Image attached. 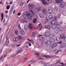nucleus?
I'll list each match as a JSON object with an SVG mask.
<instances>
[{
  "instance_id": "bb28decb",
  "label": "nucleus",
  "mask_w": 66,
  "mask_h": 66,
  "mask_svg": "<svg viewBox=\"0 0 66 66\" xmlns=\"http://www.w3.org/2000/svg\"><path fill=\"white\" fill-rule=\"evenodd\" d=\"M15 33L16 35H18L19 34V32H18V30H16L15 31Z\"/></svg>"
},
{
  "instance_id": "412c9836",
  "label": "nucleus",
  "mask_w": 66,
  "mask_h": 66,
  "mask_svg": "<svg viewBox=\"0 0 66 66\" xmlns=\"http://www.w3.org/2000/svg\"><path fill=\"white\" fill-rule=\"evenodd\" d=\"M65 3H62L60 4V7H63L64 5H65Z\"/></svg>"
},
{
  "instance_id": "79ce46f5",
  "label": "nucleus",
  "mask_w": 66,
  "mask_h": 66,
  "mask_svg": "<svg viewBox=\"0 0 66 66\" xmlns=\"http://www.w3.org/2000/svg\"><path fill=\"white\" fill-rule=\"evenodd\" d=\"M18 40L19 39H22V37L21 36H19L18 37Z\"/></svg>"
},
{
  "instance_id": "49530a36",
  "label": "nucleus",
  "mask_w": 66,
  "mask_h": 66,
  "mask_svg": "<svg viewBox=\"0 0 66 66\" xmlns=\"http://www.w3.org/2000/svg\"><path fill=\"white\" fill-rule=\"evenodd\" d=\"M51 28L53 30H54L55 29V28L54 26H52L51 27Z\"/></svg>"
},
{
  "instance_id": "6e6552de",
  "label": "nucleus",
  "mask_w": 66,
  "mask_h": 66,
  "mask_svg": "<svg viewBox=\"0 0 66 66\" xmlns=\"http://www.w3.org/2000/svg\"><path fill=\"white\" fill-rule=\"evenodd\" d=\"M21 22L23 23H24L27 22V21L24 19H22L21 20Z\"/></svg>"
},
{
  "instance_id": "2f4dec72",
  "label": "nucleus",
  "mask_w": 66,
  "mask_h": 66,
  "mask_svg": "<svg viewBox=\"0 0 66 66\" xmlns=\"http://www.w3.org/2000/svg\"><path fill=\"white\" fill-rule=\"evenodd\" d=\"M22 48H20L18 52V53L17 54H19V53H20V52H21V51H22Z\"/></svg>"
},
{
  "instance_id": "7c9ffc66",
  "label": "nucleus",
  "mask_w": 66,
  "mask_h": 66,
  "mask_svg": "<svg viewBox=\"0 0 66 66\" xmlns=\"http://www.w3.org/2000/svg\"><path fill=\"white\" fill-rule=\"evenodd\" d=\"M28 18L29 20H31V19H32V15H31L28 16Z\"/></svg>"
},
{
  "instance_id": "4468645a",
  "label": "nucleus",
  "mask_w": 66,
  "mask_h": 66,
  "mask_svg": "<svg viewBox=\"0 0 66 66\" xmlns=\"http://www.w3.org/2000/svg\"><path fill=\"white\" fill-rule=\"evenodd\" d=\"M23 18L25 19H27L28 18V16L27 14H24L23 16Z\"/></svg>"
},
{
  "instance_id": "3c124183",
  "label": "nucleus",
  "mask_w": 66,
  "mask_h": 66,
  "mask_svg": "<svg viewBox=\"0 0 66 66\" xmlns=\"http://www.w3.org/2000/svg\"><path fill=\"white\" fill-rule=\"evenodd\" d=\"M3 56H1L0 57V62H1V60H2V59H3Z\"/></svg>"
},
{
  "instance_id": "72a5a7b5",
  "label": "nucleus",
  "mask_w": 66,
  "mask_h": 66,
  "mask_svg": "<svg viewBox=\"0 0 66 66\" xmlns=\"http://www.w3.org/2000/svg\"><path fill=\"white\" fill-rule=\"evenodd\" d=\"M37 21V19L36 18H35L34 19L33 21V22L34 23H35Z\"/></svg>"
},
{
  "instance_id": "a18cd8bd",
  "label": "nucleus",
  "mask_w": 66,
  "mask_h": 66,
  "mask_svg": "<svg viewBox=\"0 0 66 66\" xmlns=\"http://www.w3.org/2000/svg\"><path fill=\"white\" fill-rule=\"evenodd\" d=\"M29 11L31 12L33 14H34V12H33V11L32 10H30Z\"/></svg>"
},
{
  "instance_id": "5701e85b",
  "label": "nucleus",
  "mask_w": 66,
  "mask_h": 66,
  "mask_svg": "<svg viewBox=\"0 0 66 66\" xmlns=\"http://www.w3.org/2000/svg\"><path fill=\"white\" fill-rule=\"evenodd\" d=\"M35 10L36 12H38V11H40V9L39 8H36L35 9Z\"/></svg>"
},
{
  "instance_id": "e433bc0d",
  "label": "nucleus",
  "mask_w": 66,
  "mask_h": 66,
  "mask_svg": "<svg viewBox=\"0 0 66 66\" xmlns=\"http://www.w3.org/2000/svg\"><path fill=\"white\" fill-rule=\"evenodd\" d=\"M26 14L28 16H28H30L31 15V13H30V12H28L27 13H26Z\"/></svg>"
},
{
  "instance_id": "a19ab883",
  "label": "nucleus",
  "mask_w": 66,
  "mask_h": 66,
  "mask_svg": "<svg viewBox=\"0 0 66 66\" xmlns=\"http://www.w3.org/2000/svg\"><path fill=\"white\" fill-rule=\"evenodd\" d=\"M35 55H38L36 56H39V54L38 53H35Z\"/></svg>"
},
{
  "instance_id": "69168bd1",
  "label": "nucleus",
  "mask_w": 66,
  "mask_h": 66,
  "mask_svg": "<svg viewBox=\"0 0 66 66\" xmlns=\"http://www.w3.org/2000/svg\"><path fill=\"white\" fill-rule=\"evenodd\" d=\"M3 19H4V18H2V19H1V21H3Z\"/></svg>"
},
{
  "instance_id": "20e7f679",
  "label": "nucleus",
  "mask_w": 66,
  "mask_h": 66,
  "mask_svg": "<svg viewBox=\"0 0 66 66\" xmlns=\"http://www.w3.org/2000/svg\"><path fill=\"white\" fill-rule=\"evenodd\" d=\"M55 21L53 20L51 23H50L49 24L50 26H54L55 24Z\"/></svg>"
},
{
  "instance_id": "f3484780",
  "label": "nucleus",
  "mask_w": 66,
  "mask_h": 66,
  "mask_svg": "<svg viewBox=\"0 0 66 66\" xmlns=\"http://www.w3.org/2000/svg\"><path fill=\"white\" fill-rule=\"evenodd\" d=\"M45 28H46V29H47L48 30H50V29L51 28V27H50L49 26H48L47 25L45 26Z\"/></svg>"
},
{
  "instance_id": "393cba45",
  "label": "nucleus",
  "mask_w": 66,
  "mask_h": 66,
  "mask_svg": "<svg viewBox=\"0 0 66 66\" xmlns=\"http://www.w3.org/2000/svg\"><path fill=\"white\" fill-rule=\"evenodd\" d=\"M52 46L54 47H56V46H57V43H54L53 44H52Z\"/></svg>"
},
{
  "instance_id": "39448f33",
  "label": "nucleus",
  "mask_w": 66,
  "mask_h": 66,
  "mask_svg": "<svg viewBox=\"0 0 66 66\" xmlns=\"http://www.w3.org/2000/svg\"><path fill=\"white\" fill-rule=\"evenodd\" d=\"M28 6H30L29 7L30 9H33L34 7V5L33 4H29Z\"/></svg>"
},
{
  "instance_id": "8fccbe9b",
  "label": "nucleus",
  "mask_w": 66,
  "mask_h": 66,
  "mask_svg": "<svg viewBox=\"0 0 66 66\" xmlns=\"http://www.w3.org/2000/svg\"><path fill=\"white\" fill-rule=\"evenodd\" d=\"M60 16L61 15L60 14H59L57 15V18H60Z\"/></svg>"
},
{
  "instance_id": "0e129e2a",
  "label": "nucleus",
  "mask_w": 66,
  "mask_h": 66,
  "mask_svg": "<svg viewBox=\"0 0 66 66\" xmlns=\"http://www.w3.org/2000/svg\"><path fill=\"white\" fill-rule=\"evenodd\" d=\"M16 11L15 10L14 11H13V14H15V12Z\"/></svg>"
},
{
  "instance_id": "e2e57ef3",
  "label": "nucleus",
  "mask_w": 66,
  "mask_h": 66,
  "mask_svg": "<svg viewBox=\"0 0 66 66\" xmlns=\"http://www.w3.org/2000/svg\"><path fill=\"white\" fill-rule=\"evenodd\" d=\"M6 53H7V52H6L5 53L3 54V55H4V54H6Z\"/></svg>"
},
{
  "instance_id": "680f3d73",
  "label": "nucleus",
  "mask_w": 66,
  "mask_h": 66,
  "mask_svg": "<svg viewBox=\"0 0 66 66\" xmlns=\"http://www.w3.org/2000/svg\"><path fill=\"white\" fill-rule=\"evenodd\" d=\"M21 13H18V15H19V16H20V15H21Z\"/></svg>"
},
{
  "instance_id": "4c0bfd02",
  "label": "nucleus",
  "mask_w": 66,
  "mask_h": 66,
  "mask_svg": "<svg viewBox=\"0 0 66 66\" xmlns=\"http://www.w3.org/2000/svg\"><path fill=\"white\" fill-rule=\"evenodd\" d=\"M39 63H40L41 64H45V62L43 61H41L39 62Z\"/></svg>"
},
{
  "instance_id": "c03bdc74",
  "label": "nucleus",
  "mask_w": 66,
  "mask_h": 66,
  "mask_svg": "<svg viewBox=\"0 0 66 66\" xmlns=\"http://www.w3.org/2000/svg\"><path fill=\"white\" fill-rule=\"evenodd\" d=\"M44 56L46 58H48L49 57V56L48 55H44Z\"/></svg>"
},
{
  "instance_id": "774afa93",
  "label": "nucleus",
  "mask_w": 66,
  "mask_h": 66,
  "mask_svg": "<svg viewBox=\"0 0 66 66\" xmlns=\"http://www.w3.org/2000/svg\"><path fill=\"white\" fill-rule=\"evenodd\" d=\"M31 46V43H29V46L30 47V46Z\"/></svg>"
},
{
  "instance_id": "473e14b6",
  "label": "nucleus",
  "mask_w": 66,
  "mask_h": 66,
  "mask_svg": "<svg viewBox=\"0 0 66 66\" xmlns=\"http://www.w3.org/2000/svg\"><path fill=\"white\" fill-rule=\"evenodd\" d=\"M58 9V8H57V7L56 6H55V7L54 8V10L55 11H57Z\"/></svg>"
},
{
  "instance_id": "f704fd0d",
  "label": "nucleus",
  "mask_w": 66,
  "mask_h": 66,
  "mask_svg": "<svg viewBox=\"0 0 66 66\" xmlns=\"http://www.w3.org/2000/svg\"><path fill=\"white\" fill-rule=\"evenodd\" d=\"M24 27L25 29L26 30H28V26H27V25H25L24 26Z\"/></svg>"
},
{
  "instance_id": "338daca9",
  "label": "nucleus",
  "mask_w": 66,
  "mask_h": 66,
  "mask_svg": "<svg viewBox=\"0 0 66 66\" xmlns=\"http://www.w3.org/2000/svg\"><path fill=\"white\" fill-rule=\"evenodd\" d=\"M40 3H38L37 4V5H38V6H40Z\"/></svg>"
},
{
  "instance_id": "0eeeda50",
  "label": "nucleus",
  "mask_w": 66,
  "mask_h": 66,
  "mask_svg": "<svg viewBox=\"0 0 66 66\" xmlns=\"http://www.w3.org/2000/svg\"><path fill=\"white\" fill-rule=\"evenodd\" d=\"M34 62H35L33 60H31L29 61L28 64H29V65L31 66V64H33V63H34Z\"/></svg>"
},
{
  "instance_id": "b1692460",
  "label": "nucleus",
  "mask_w": 66,
  "mask_h": 66,
  "mask_svg": "<svg viewBox=\"0 0 66 66\" xmlns=\"http://www.w3.org/2000/svg\"><path fill=\"white\" fill-rule=\"evenodd\" d=\"M61 38L60 37H57L56 38V40L58 42H59Z\"/></svg>"
},
{
  "instance_id": "ddd939ff",
  "label": "nucleus",
  "mask_w": 66,
  "mask_h": 66,
  "mask_svg": "<svg viewBox=\"0 0 66 66\" xmlns=\"http://www.w3.org/2000/svg\"><path fill=\"white\" fill-rule=\"evenodd\" d=\"M55 40L54 38H51L50 40V41L51 43H53L55 42Z\"/></svg>"
},
{
  "instance_id": "2eb2a0df",
  "label": "nucleus",
  "mask_w": 66,
  "mask_h": 66,
  "mask_svg": "<svg viewBox=\"0 0 66 66\" xmlns=\"http://www.w3.org/2000/svg\"><path fill=\"white\" fill-rule=\"evenodd\" d=\"M55 1L57 3H60L62 2V1H63V0H55Z\"/></svg>"
},
{
  "instance_id": "cd10ccee",
  "label": "nucleus",
  "mask_w": 66,
  "mask_h": 66,
  "mask_svg": "<svg viewBox=\"0 0 66 66\" xmlns=\"http://www.w3.org/2000/svg\"><path fill=\"white\" fill-rule=\"evenodd\" d=\"M66 46V43H63L62 44V47L63 48H64Z\"/></svg>"
},
{
  "instance_id": "ea45409f",
  "label": "nucleus",
  "mask_w": 66,
  "mask_h": 66,
  "mask_svg": "<svg viewBox=\"0 0 66 66\" xmlns=\"http://www.w3.org/2000/svg\"><path fill=\"white\" fill-rule=\"evenodd\" d=\"M10 7H11V6L10 5H8L7 6V10H9L10 9Z\"/></svg>"
},
{
  "instance_id": "c9c22d12",
  "label": "nucleus",
  "mask_w": 66,
  "mask_h": 66,
  "mask_svg": "<svg viewBox=\"0 0 66 66\" xmlns=\"http://www.w3.org/2000/svg\"><path fill=\"white\" fill-rule=\"evenodd\" d=\"M35 32H33L32 33V34L31 35L32 36V37H33V36H35Z\"/></svg>"
},
{
  "instance_id": "f257e3e1",
  "label": "nucleus",
  "mask_w": 66,
  "mask_h": 66,
  "mask_svg": "<svg viewBox=\"0 0 66 66\" xmlns=\"http://www.w3.org/2000/svg\"><path fill=\"white\" fill-rule=\"evenodd\" d=\"M18 27H19V28L20 29L19 30V31L20 32V33L21 34H22V35H23L25 33L24 31V30H23V29H21V28H20V25H19Z\"/></svg>"
},
{
  "instance_id": "603ef678",
  "label": "nucleus",
  "mask_w": 66,
  "mask_h": 66,
  "mask_svg": "<svg viewBox=\"0 0 66 66\" xmlns=\"http://www.w3.org/2000/svg\"><path fill=\"white\" fill-rule=\"evenodd\" d=\"M49 21V20H48V19H46L45 20V22H48Z\"/></svg>"
},
{
  "instance_id": "4be33fe9",
  "label": "nucleus",
  "mask_w": 66,
  "mask_h": 66,
  "mask_svg": "<svg viewBox=\"0 0 66 66\" xmlns=\"http://www.w3.org/2000/svg\"><path fill=\"white\" fill-rule=\"evenodd\" d=\"M60 37L61 39H63V38H64L65 37V35L64 34H62L60 35Z\"/></svg>"
},
{
  "instance_id": "aec40b11",
  "label": "nucleus",
  "mask_w": 66,
  "mask_h": 66,
  "mask_svg": "<svg viewBox=\"0 0 66 66\" xmlns=\"http://www.w3.org/2000/svg\"><path fill=\"white\" fill-rule=\"evenodd\" d=\"M45 1L46 2H47V3H48L49 4L52 3L51 0H45Z\"/></svg>"
},
{
  "instance_id": "f03ea898",
  "label": "nucleus",
  "mask_w": 66,
  "mask_h": 66,
  "mask_svg": "<svg viewBox=\"0 0 66 66\" xmlns=\"http://www.w3.org/2000/svg\"><path fill=\"white\" fill-rule=\"evenodd\" d=\"M6 41L5 43V45L6 46H9V36L7 35L6 37Z\"/></svg>"
},
{
  "instance_id": "a211bd4d",
  "label": "nucleus",
  "mask_w": 66,
  "mask_h": 66,
  "mask_svg": "<svg viewBox=\"0 0 66 66\" xmlns=\"http://www.w3.org/2000/svg\"><path fill=\"white\" fill-rule=\"evenodd\" d=\"M42 3L45 6H47L48 5V3L46 2L45 1H43L42 2Z\"/></svg>"
},
{
  "instance_id": "864d4df0",
  "label": "nucleus",
  "mask_w": 66,
  "mask_h": 66,
  "mask_svg": "<svg viewBox=\"0 0 66 66\" xmlns=\"http://www.w3.org/2000/svg\"><path fill=\"white\" fill-rule=\"evenodd\" d=\"M59 30L60 31H62L63 30V28L62 27H60L59 28Z\"/></svg>"
},
{
  "instance_id": "423d86ee",
  "label": "nucleus",
  "mask_w": 66,
  "mask_h": 66,
  "mask_svg": "<svg viewBox=\"0 0 66 66\" xmlns=\"http://www.w3.org/2000/svg\"><path fill=\"white\" fill-rule=\"evenodd\" d=\"M53 12V10L51 8H49L48 9V12L50 14H52Z\"/></svg>"
},
{
  "instance_id": "09e8293b",
  "label": "nucleus",
  "mask_w": 66,
  "mask_h": 66,
  "mask_svg": "<svg viewBox=\"0 0 66 66\" xmlns=\"http://www.w3.org/2000/svg\"><path fill=\"white\" fill-rule=\"evenodd\" d=\"M1 16H2V18H4V14H3V13H2L1 14Z\"/></svg>"
},
{
  "instance_id": "f8f14e48",
  "label": "nucleus",
  "mask_w": 66,
  "mask_h": 66,
  "mask_svg": "<svg viewBox=\"0 0 66 66\" xmlns=\"http://www.w3.org/2000/svg\"><path fill=\"white\" fill-rule=\"evenodd\" d=\"M50 43H51V42L50 41L47 40L45 43V44L46 45H50Z\"/></svg>"
},
{
  "instance_id": "58836bf2",
  "label": "nucleus",
  "mask_w": 66,
  "mask_h": 66,
  "mask_svg": "<svg viewBox=\"0 0 66 66\" xmlns=\"http://www.w3.org/2000/svg\"><path fill=\"white\" fill-rule=\"evenodd\" d=\"M49 64L48 63H46L44 64V66H49Z\"/></svg>"
},
{
  "instance_id": "5fc2aeb1",
  "label": "nucleus",
  "mask_w": 66,
  "mask_h": 66,
  "mask_svg": "<svg viewBox=\"0 0 66 66\" xmlns=\"http://www.w3.org/2000/svg\"><path fill=\"white\" fill-rule=\"evenodd\" d=\"M58 52H59V53H60V52H61V50H59L58 51H57V52L56 53H58Z\"/></svg>"
},
{
  "instance_id": "13d9d810",
  "label": "nucleus",
  "mask_w": 66,
  "mask_h": 66,
  "mask_svg": "<svg viewBox=\"0 0 66 66\" xmlns=\"http://www.w3.org/2000/svg\"><path fill=\"white\" fill-rule=\"evenodd\" d=\"M64 41H65V42L66 41V36L64 37Z\"/></svg>"
},
{
  "instance_id": "6ab92c4d",
  "label": "nucleus",
  "mask_w": 66,
  "mask_h": 66,
  "mask_svg": "<svg viewBox=\"0 0 66 66\" xmlns=\"http://www.w3.org/2000/svg\"><path fill=\"white\" fill-rule=\"evenodd\" d=\"M39 15L40 17L41 18H44V17H45L44 15L43 14H42V13H40L39 14Z\"/></svg>"
},
{
  "instance_id": "de8ad7c7",
  "label": "nucleus",
  "mask_w": 66,
  "mask_h": 66,
  "mask_svg": "<svg viewBox=\"0 0 66 66\" xmlns=\"http://www.w3.org/2000/svg\"><path fill=\"white\" fill-rule=\"evenodd\" d=\"M16 44H13L12 45V47H15L16 46Z\"/></svg>"
},
{
  "instance_id": "6e6d98bb",
  "label": "nucleus",
  "mask_w": 66,
  "mask_h": 66,
  "mask_svg": "<svg viewBox=\"0 0 66 66\" xmlns=\"http://www.w3.org/2000/svg\"><path fill=\"white\" fill-rule=\"evenodd\" d=\"M56 19H57V18L56 16H54V20H56Z\"/></svg>"
},
{
  "instance_id": "c756f323",
  "label": "nucleus",
  "mask_w": 66,
  "mask_h": 66,
  "mask_svg": "<svg viewBox=\"0 0 66 66\" xmlns=\"http://www.w3.org/2000/svg\"><path fill=\"white\" fill-rule=\"evenodd\" d=\"M54 35V34H51L49 36V38H51L52 36H53Z\"/></svg>"
},
{
  "instance_id": "7ed1b4c3",
  "label": "nucleus",
  "mask_w": 66,
  "mask_h": 66,
  "mask_svg": "<svg viewBox=\"0 0 66 66\" xmlns=\"http://www.w3.org/2000/svg\"><path fill=\"white\" fill-rule=\"evenodd\" d=\"M41 11L45 15L47 14V10L45 9H41Z\"/></svg>"
},
{
  "instance_id": "1a4fd4ad",
  "label": "nucleus",
  "mask_w": 66,
  "mask_h": 66,
  "mask_svg": "<svg viewBox=\"0 0 66 66\" xmlns=\"http://www.w3.org/2000/svg\"><path fill=\"white\" fill-rule=\"evenodd\" d=\"M49 35H50V32H49V31H47L44 34V35L46 37H47V36H48Z\"/></svg>"
},
{
  "instance_id": "9d476101",
  "label": "nucleus",
  "mask_w": 66,
  "mask_h": 66,
  "mask_svg": "<svg viewBox=\"0 0 66 66\" xmlns=\"http://www.w3.org/2000/svg\"><path fill=\"white\" fill-rule=\"evenodd\" d=\"M45 38L43 37H40L39 38V39L41 42H43L45 40Z\"/></svg>"
},
{
  "instance_id": "4d7b16f0",
  "label": "nucleus",
  "mask_w": 66,
  "mask_h": 66,
  "mask_svg": "<svg viewBox=\"0 0 66 66\" xmlns=\"http://www.w3.org/2000/svg\"><path fill=\"white\" fill-rule=\"evenodd\" d=\"M22 5H24V6H26V5H27V4H26V3H23V4Z\"/></svg>"
},
{
  "instance_id": "c85d7f7f",
  "label": "nucleus",
  "mask_w": 66,
  "mask_h": 66,
  "mask_svg": "<svg viewBox=\"0 0 66 66\" xmlns=\"http://www.w3.org/2000/svg\"><path fill=\"white\" fill-rule=\"evenodd\" d=\"M38 26L39 27V28H40L41 30H42V24H39L38 25Z\"/></svg>"
},
{
  "instance_id": "37998d69",
  "label": "nucleus",
  "mask_w": 66,
  "mask_h": 66,
  "mask_svg": "<svg viewBox=\"0 0 66 66\" xmlns=\"http://www.w3.org/2000/svg\"><path fill=\"white\" fill-rule=\"evenodd\" d=\"M55 28L57 30H59V27L57 25H56L55 27Z\"/></svg>"
},
{
  "instance_id": "bf43d9fd",
  "label": "nucleus",
  "mask_w": 66,
  "mask_h": 66,
  "mask_svg": "<svg viewBox=\"0 0 66 66\" xmlns=\"http://www.w3.org/2000/svg\"><path fill=\"white\" fill-rule=\"evenodd\" d=\"M55 32L56 33H59V31L57 30H56Z\"/></svg>"
},
{
  "instance_id": "052dcab7",
  "label": "nucleus",
  "mask_w": 66,
  "mask_h": 66,
  "mask_svg": "<svg viewBox=\"0 0 66 66\" xmlns=\"http://www.w3.org/2000/svg\"><path fill=\"white\" fill-rule=\"evenodd\" d=\"M5 12H6V13L7 14V13H8V10H6Z\"/></svg>"
},
{
  "instance_id": "9b49d317",
  "label": "nucleus",
  "mask_w": 66,
  "mask_h": 66,
  "mask_svg": "<svg viewBox=\"0 0 66 66\" xmlns=\"http://www.w3.org/2000/svg\"><path fill=\"white\" fill-rule=\"evenodd\" d=\"M29 28L30 30H32L33 29V26H32V24L30 23L29 24Z\"/></svg>"
},
{
  "instance_id": "a878e982",
  "label": "nucleus",
  "mask_w": 66,
  "mask_h": 66,
  "mask_svg": "<svg viewBox=\"0 0 66 66\" xmlns=\"http://www.w3.org/2000/svg\"><path fill=\"white\" fill-rule=\"evenodd\" d=\"M48 18L50 20L52 19H53V16L51 15H50L48 16Z\"/></svg>"
},
{
  "instance_id": "dca6fc26",
  "label": "nucleus",
  "mask_w": 66,
  "mask_h": 66,
  "mask_svg": "<svg viewBox=\"0 0 66 66\" xmlns=\"http://www.w3.org/2000/svg\"><path fill=\"white\" fill-rule=\"evenodd\" d=\"M18 38L16 37L14 39L13 41V42H18Z\"/></svg>"
}]
</instances>
